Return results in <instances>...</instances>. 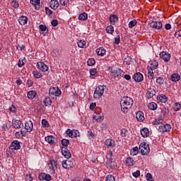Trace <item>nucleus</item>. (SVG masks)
Segmentation results:
<instances>
[{"label":"nucleus","mask_w":181,"mask_h":181,"mask_svg":"<svg viewBox=\"0 0 181 181\" xmlns=\"http://www.w3.org/2000/svg\"><path fill=\"white\" fill-rule=\"evenodd\" d=\"M31 5H33L37 11L40 8V0H30Z\"/></svg>","instance_id":"22"},{"label":"nucleus","mask_w":181,"mask_h":181,"mask_svg":"<svg viewBox=\"0 0 181 181\" xmlns=\"http://www.w3.org/2000/svg\"><path fill=\"white\" fill-rule=\"evenodd\" d=\"M103 119H104V117L103 116H101L100 115H96L93 117V119H95V121H96V122H100Z\"/></svg>","instance_id":"46"},{"label":"nucleus","mask_w":181,"mask_h":181,"mask_svg":"<svg viewBox=\"0 0 181 181\" xmlns=\"http://www.w3.org/2000/svg\"><path fill=\"white\" fill-rule=\"evenodd\" d=\"M119 42H121V38L119 37V35H117L115 37L114 43H115V45H119Z\"/></svg>","instance_id":"58"},{"label":"nucleus","mask_w":181,"mask_h":181,"mask_svg":"<svg viewBox=\"0 0 181 181\" xmlns=\"http://www.w3.org/2000/svg\"><path fill=\"white\" fill-rule=\"evenodd\" d=\"M24 134L25 132H23V129H21L20 132H16L15 136L17 139H21L23 138Z\"/></svg>","instance_id":"32"},{"label":"nucleus","mask_w":181,"mask_h":181,"mask_svg":"<svg viewBox=\"0 0 181 181\" xmlns=\"http://www.w3.org/2000/svg\"><path fill=\"white\" fill-rule=\"evenodd\" d=\"M109 21L111 25H115V23H118L119 21L118 16L115 14H111L109 17Z\"/></svg>","instance_id":"17"},{"label":"nucleus","mask_w":181,"mask_h":181,"mask_svg":"<svg viewBox=\"0 0 181 181\" xmlns=\"http://www.w3.org/2000/svg\"><path fill=\"white\" fill-rule=\"evenodd\" d=\"M10 149L11 151H18V149H21V142L18 140H14L10 145Z\"/></svg>","instance_id":"9"},{"label":"nucleus","mask_w":181,"mask_h":181,"mask_svg":"<svg viewBox=\"0 0 181 181\" xmlns=\"http://www.w3.org/2000/svg\"><path fill=\"white\" fill-rule=\"evenodd\" d=\"M45 12L47 15H52L53 13V11L48 7H45Z\"/></svg>","instance_id":"63"},{"label":"nucleus","mask_w":181,"mask_h":181,"mask_svg":"<svg viewBox=\"0 0 181 181\" xmlns=\"http://www.w3.org/2000/svg\"><path fill=\"white\" fill-rule=\"evenodd\" d=\"M139 149L141 151V155L143 156L148 155L149 152H151L149 145L145 142H143L140 144Z\"/></svg>","instance_id":"4"},{"label":"nucleus","mask_w":181,"mask_h":181,"mask_svg":"<svg viewBox=\"0 0 181 181\" xmlns=\"http://www.w3.org/2000/svg\"><path fill=\"white\" fill-rule=\"evenodd\" d=\"M105 180L106 181H115V177H114V176H112V175H108L105 177Z\"/></svg>","instance_id":"55"},{"label":"nucleus","mask_w":181,"mask_h":181,"mask_svg":"<svg viewBox=\"0 0 181 181\" xmlns=\"http://www.w3.org/2000/svg\"><path fill=\"white\" fill-rule=\"evenodd\" d=\"M136 118L137 120L139 121V122H142L143 121H145V116L142 111H139L136 114Z\"/></svg>","instance_id":"20"},{"label":"nucleus","mask_w":181,"mask_h":181,"mask_svg":"<svg viewBox=\"0 0 181 181\" xmlns=\"http://www.w3.org/2000/svg\"><path fill=\"white\" fill-rule=\"evenodd\" d=\"M146 180L147 181H155L153 180V177H152V174L148 173L146 175Z\"/></svg>","instance_id":"56"},{"label":"nucleus","mask_w":181,"mask_h":181,"mask_svg":"<svg viewBox=\"0 0 181 181\" xmlns=\"http://www.w3.org/2000/svg\"><path fill=\"white\" fill-rule=\"evenodd\" d=\"M157 100L160 103H166V101H168V97L163 94L158 95L157 96Z\"/></svg>","instance_id":"26"},{"label":"nucleus","mask_w":181,"mask_h":181,"mask_svg":"<svg viewBox=\"0 0 181 181\" xmlns=\"http://www.w3.org/2000/svg\"><path fill=\"white\" fill-rule=\"evenodd\" d=\"M156 81L157 84H160L161 86V84H163V83H165V79H163V78L162 77H158L157 78Z\"/></svg>","instance_id":"53"},{"label":"nucleus","mask_w":181,"mask_h":181,"mask_svg":"<svg viewBox=\"0 0 181 181\" xmlns=\"http://www.w3.org/2000/svg\"><path fill=\"white\" fill-rule=\"evenodd\" d=\"M90 76H95V74H97V69H90Z\"/></svg>","instance_id":"60"},{"label":"nucleus","mask_w":181,"mask_h":181,"mask_svg":"<svg viewBox=\"0 0 181 181\" xmlns=\"http://www.w3.org/2000/svg\"><path fill=\"white\" fill-rule=\"evenodd\" d=\"M8 110L10 112H13L15 114V112L18 111V109L16 107L15 105H12L11 107H8Z\"/></svg>","instance_id":"52"},{"label":"nucleus","mask_w":181,"mask_h":181,"mask_svg":"<svg viewBox=\"0 0 181 181\" xmlns=\"http://www.w3.org/2000/svg\"><path fill=\"white\" fill-rule=\"evenodd\" d=\"M37 69H38V70H40L43 73L49 71V66L42 62H39L37 63Z\"/></svg>","instance_id":"5"},{"label":"nucleus","mask_w":181,"mask_h":181,"mask_svg":"<svg viewBox=\"0 0 181 181\" xmlns=\"http://www.w3.org/2000/svg\"><path fill=\"white\" fill-rule=\"evenodd\" d=\"M136 25H138V21L136 20H132L129 23L128 26L129 29H132V28H135Z\"/></svg>","instance_id":"41"},{"label":"nucleus","mask_w":181,"mask_h":181,"mask_svg":"<svg viewBox=\"0 0 181 181\" xmlns=\"http://www.w3.org/2000/svg\"><path fill=\"white\" fill-rule=\"evenodd\" d=\"M160 57L163 59L164 62H169V60H170V54H169V52H162L160 53Z\"/></svg>","instance_id":"13"},{"label":"nucleus","mask_w":181,"mask_h":181,"mask_svg":"<svg viewBox=\"0 0 181 181\" xmlns=\"http://www.w3.org/2000/svg\"><path fill=\"white\" fill-rule=\"evenodd\" d=\"M133 78L137 83H140V81H142V80H144V75H142V74H141L140 72L136 73L134 75Z\"/></svg>","instance_id":"18"},{"label":"nucleus","mask_w":181,"mask_h":181,"mask_svg":"<svg viewBox=\"0 0 181 181\" xmlns=\"http://www.w3.org/2000/svg\"><path fill=\"white\" fill-rule=\"evenodd\" d=\"M172 129V126L169 124H162L159 127V132H169Z\"/></svg>","instance_id":"10"},{"label":"nucleus","mask_w":181,"mask_h":181,"mask_svg":"<svg viewBox=\"0 0 181 181\" xmlns=\"http://www.w3.org/2000/svg\"><path fill=\"white\" fill-rule=\"evenodd\" d=\"M33 77H35V78H42V73H40V71H37V70H34L33 71Z\"/></svg>","instance_id":"34"},{"label":"nucleus","mask_w":181,"mask_h":181,"mask_svg":"<svg viewBox=\"0 0 181 181\" xmlns=\"http://www.w3.org/2000/svg\"><path fill=\"white\" fill-rule=\"evenodd\" d=\"M121 110L124 114H127L131 108H132V105H134V100L132 98L128 96H124L122 98L120 101Z\"/></svg>","instance_id":"1"},{"label":"nucleus","mask_w":181,"mask_h":181,"mask_svg":"<svg viewBox=\"0 0 181 181\" xmlns=\"http://www.w3.org/2000/svg\"><path fill=\"white\" fill-rule=\"evenodd\" d=\"M139 153L138 151V146H136L134 148H133L131 151H130V155L132 156H136V154Z\"/></svg>","instance_id":"43"},{"label":"nucleus","mask_w":181,"mask_h":181,"mask_svg":"<svg viewBox=\"0 0 181 181\" xmlns=\"http://www.w3.org/2000/svg\"><path fill=\"white\" fill-rule=\"evenodd\" d=\"M78 19L79 21H87L88 19V15L86 12L81 13L78 16Z\"/></svg>","instance_id":"35"},{"label":"nucleus","mask_w":181,"mask_h":181,"mask_svg":"<svg viewBox=\"0 0 181 181\" xmlns=\"http://www.w3.org/2000/svg\"><path fill=\"white\" fill-rule=\"evenodd\" d=\"M55 138L53 136H47L45 137V141L50 145H53L54 144Z\"/></svg>","instance_id":"28"},{"label":"nucleus","mask_w":181,"mask_h":181,"mask_svg":"<svg viewBox=\"0 0 181 181\" xmlns=\"http://www.w3.org/2000/svg\"><path fill=\"white\" fill-rule=\"evenodd\" d=\"M62 153L66 159H70L71 158V153H70V151H69L68 148H62Z\"/></svg>","instance_id":"19"},{"label":"nucleus","mask_w":181,"mask_h":181,"mask_svg":"<svg viewBox=\"0 0 181 181\" xmlns=\"http://www.w3.org/2000/svg\"><path fill=\"white\" fill-rule=\"evenodd\" d=\"M126 163L128 165V166H134L135 164V161L134 160V158L131 157H127L126 158Z\"/></svg>","instance_id":"33"},{"label":"nucleus","mask_w":181,"mask_h":181,"mask_svg":"<svg viewBox=\"0 0 181 181\" xmlns=\"http://www.w3.org/2000/svg\"><path fill=\"white\" fill-rule=\"evenodd\" d=\"M150 26L153 29H157V30H159V29H162L163 24L162 23V21H152L150 23Z\"/></svg>","instance_id":"12"},{"label":"nucleus","mask_w":181,"mask_h":181,"mask_svg":"<svg viewBox=\"0 0 181 181\" xmlns=\"http://www.w3.org/2000/svg\"><path fill=\"white\" fill-rule=\"evenodd\" d=\"M69 163H70V160H64L62 161V167L64 169H70V168H71Z\"/></svg>","instance_id":"36"},{"label":"nucleus","mask_w":181,"mask_h":181,"mask_svg":"<svg viewBox=\"0 0 181 181\" xmlns=\"http://www.w3.org/2000/svg\"><path fill=\"white\" fill-rule=\"evenodd\" d=\"M149 110H151L152 111H155L158 108V104H156L154 102H151L148 105Z\"/></svg>","instance_id":"39"},{"label":"nucleus","mask_w":181,"mask_h":181,"mask_svg":"<svg viewBox=\"0 0 181 181\" xmlns=\"http://www.w3.org/2000/svg\"><path fill=\"white\" fill-rule=\"evenodd\" d=\"M141 134L143 138H148L149 136V129L148 128H143L141 129Z\"/></svg>","instance_id":"25"},{"label":"nucleus","mask_w":181,"mask_h":181,"mask_svg":"<svg viewBox=\"0 0 181 181\" xmlns=\"http://www.w3.org/2000/svg\"><path fill=\"white\" fill-rule=\"evenodd\" d=\"M23 66H25V62H23V60L19 59L18 62V67H23Z\"/></svg>","instance_id":"61"},{"label":"nucleus","mask_w":181,"mask_h":181,"mask_svg":"<svg viewBox=\"0 0 181 181\" xmlns=\"http://www.w3.org/2000/svg\"><path fill=\"white\" fill-rule=\"evenodd\" d=\"M66 135H68L69 138H77V136H80V132L78 130L68 129L66 130Z\"/></svg>","instance_id":"6"},{"label":"nucleus","mask_w":181,"mask_h":181,"mask_svg":"<svg viewBox=\"0 0 181 181\" xmlns=\"http://www.w3.org/2000/svg\"><path fill=\"white\" fill-rule=\"evenodd\" d=\"M149 67L153 70H156V69H158V62L154 61L152 64H151Z\"/></svg>","instance_id":"51"},{"label":"nucleus","mask_w":181,"mask_h":181,"mask_svg":"<svg viewBox=\"0 0 181 181\" xmlns=\"http://www.w3.org/2000/svg\"><path fill=\"white\" fill-rule=\"evenodd\" d=\"M153 125H160L163 124V117H158L152 121Z\"/></svg>","instance_id":"29"},{"label":"nucleus","mask_w":181,"mask_h":181,"mask_svg":"<svg viewBox=\"0 0 181 181\" xmlns=\"http://www.w3.org/2000/svg\"><path fill=\"white\" fill-rule=\"evenodd\" d=\"M57 166H59L57 161L54 160H50L49 161L48 170L50 175H53V176H57V172H59L57 170Z\"/></svg>","instance_id":"2"},{"label":"nucleus","mask_w":181,"mask_h":181,"mask_svg":"<svg viewBox=\"0 0 181 181\" xmlns=\"http://www.w3.org/2000/svg\"><path fill=\"white\" fill-rule=\"evenodd\" d=\"M175 37H181V30H177L175 32Z\"/></svg>","instance_id":"64"},{"label":"nucleus","mask_w":181,"mask_h":181,"mask_svg":"<svg viewBox=\"0 0 181 181\" xmlns=\"http://www.w3.org/2000/svg\"><path fill=\"white\" fill-rule=\"evenodd\" d=\"M105 86H99L96 87L94 94L93 98L95 100H100L101 97H103V94H104V90H105Z\"/></svg>","instance_id":"3"},{"label":"nucleus","mask_w":181,"mask_h":181,"mask_svg":"<svg viewBox=\"0 0 181 181\" xmlns=\"http://www.w3.org/2000/svg\"><path fill=\"white\" fill-rule=\"evenodd\" d=\"M13 125L14 128H16V129H19V128H21L22 127H23V124L22 123V122L18 119L14 121Z\"/></svg>","instance_id":"27"},{"label":"nucleus","mask_w":181,"mask_h":181,"mask_svg":"<svg viewBox=\"0 0 181 181\" xmlns=\"http://www.w3.org/2000/svg\"><path fill=\"white\" fill-rule=\"evenodd\" d=\"M77 45L81 49H84L86 47V41L80 40L77 42Z\"/></svg>","instance_id":"40"},{"label":"nucleus","mask_w":181,"mask_h":181,"mask_svg":"<svg viewBox=\"0 0 181 181\" xmlns=\"http://www.w3.org/2000/svg\"><path fill=\"white\" fill-rule=\"evenodd\" d=\"M69 4V0H59V6H67Z\"/></svg>","instance_id":"48"},{"label":"nucleus","mask_w":181,"mask_h":181,"mask_svg":"<svg viewBox=\"0 0 181 181\" xmlns=\"http://www.w3.org/2000/svg\"><path fill=\"white\" fill-rule=\"evenodd\" d=\"M179 80H180V75H179V74H173L171 76V81H174V82H177L179 81Z\"/></svg>","instance_id":"38"},{"label":"nucleus","mask_w":181,"mask_h":181,"mask_svg":"<svg viewBox=\"0 0 181 181\" xmlns=\"http://www.w3.org/2000/svg\"><path fill=\"white\" fill-rule=\"evenodd\" d=\"M11 6H13V8H15L16 9L17 8H19V2H18V1L16 0H13L11 1Z\"/></svg>","instance_id":"49"},{"label":"nucleus","mask_w":181,"mask_h":181,"mask_svg":"<svg viewBox=\"0 0 181 181\" xmlns=\"http://www.w3.org/2000/svg\"><path fill=\"white\" fill-rule=\"evenodd\" d=\"M110 74L112 77H120L122 74V71L118 68L112 69L110 70Z\"/></svg>","instance_id":"11"},{"label":"nucleus","mask_w":181,"mask_h":181,"mask_svg":"<svg viewBox=\"0 0 181 181\" xmlns=\"http://www.w3.org/2000/svg\"><path fill=\"white\" fill-rule=\"evenodd\" d=\"M27 97L29 100H33L36 97V91L29 90L27 93Z\"/></svg>","instance_id":"31"},{"label":"nucleus","mask_w":181,"mask_h":181,"mask_svg":"<svg viewBox=\"0 0 181 181\" xmlns=\"http://www.w3.org/2000/svg\"><path fill=\"white\" fill-rule=\"evenodd\" d=\"M38 179L40 181H50L52 180V175L49 174H46L45 173H41L38 176Z\"/></svg>","instance_id":"8"},{"label":"nucleus","mask_w":181,"mask_h":181,"mask_svg":"<svg viewBox=\"0 0 181 181\" xmlns=\"http://www.w3.org/2000/svg\"><path fill=\"white\" fill-rule=\"evenodd\" d=\"M105 145L107 148L111 149V148H114V146H115V141L112 139H107L105 141Z\"/></svg>","instance_id":"14"},{"label":"nucleus","mask_w":181,"mask_h":181,"mask_svg":"<svg viewBox=\"0 0 181 181\" xmlns=\"http://www.w3.org/2000/svg\"><path fill=\"white\" fill-rule=\"evenodd\" d=\"M18 22L21 26H25L28 23V17L23 16L18 18Z\"/></svg>","instance_id":"23"},{"label":"nucleus","mask_w":181,"mask_h":181,"mask_svg":"<svg viewBox=\"0 0 181 181\" xmlns=\"http://www.w3.org/2000/svg\"><path fill=\"white\" fill-rule=\"evenodd\" d=\"M134 177H139L141 176V172L139 170H136V172L132 173Z\"/></svg>","instance_id":"59"},{"label":"nucleus","mask_w":181,"mask_h":181,"mask_svg":"<svg viewBox=\"0 0 181 181\" xmlns=\"http://www.w3.org/2000/svg\"><path fill=\"white\" fill-rule=\"evenodd\" d=\"M40 30H41L42 35H43V36H45L46 35V33H47L48 29L47 27H46V25H40L39 26Z\"/></svg>","instance_id":"37"},{"label":"nucleus","mask_w":181,"mask_h":181,"mask_svg":"<svg viewBox=\"0 0 181 181\" xmlns=\"http://www.w3.org/2000/svg\"><path fill=\"white\" fill-rule=\"evenodd\" d=\"M173 108L174 111H179L181 108V104L179 103H175L173 105Z\"/></svg>","instance_id":"47"},{"label":"nucleus","mask_w":181,"mask_h":181,"mask_svg":"<svg viewBox=\"0 0 181 181\" xmlns=\"http://www.w3.org/2000/svg\"><path fill=\"white\" fill-rule=\"evenodd\" d=\"M114 26L112 25H108L106 28V32L107 33H108L109 35H112V33H114Z\"/></svg>","instance_id":"42"},{"label":"nucleus","mask_w":181,"mask_h":181,"mask_svg":"<svg viewBox=\"0 0 181 181\" xmlns=\"http://www.w3.org/2000/svg\"><path fill=\"white\" fill-rule=\"evenodd\" d=\"M41 124L43 128H49V127H50V124H49V122H47L46 119H43L41 122Z\"/></svg>","instance_id":"45"},{"label":"nucleus","mask_w":181,"mask_h":181,"mask_svg":"<svg viewBox=\"0 0 181 181\" xmlns=\"http://www.w3.org/2000/svg\"><path fill=\"white\" fill-rule=\"evenodd\" d=\"M88 66H94L95 64V59L93 58H90L88 62Z\"/></svg>","instance_id":"50"},{"label":"nucleus","mask_w":181,"mask_h":181,"mask_svg":"<svg viewBox=\"0 0 181 181\" xmlns=\"http://www.w3.org/2000/svg\"><path fill=\"white\" fill-rule=\"evenodd\" d=\"M95 107H97V103H90L89 108L90 110H91L92 111L95 108Z\"/></svg>","instance_id":"62"},{"label":"nucleus","mask_w":181,"mask_h":181,"mask_svg":"<svg viewBox=\"0 0 181 181\" xmlns=\"http://www.w3.org/2000/svg\"><path fill=\"white\" fill-rule=\"evenodd\" d=\"M49 6L51 9L56 10L60 6V3H59V1L57 0H51L49 1Z\"/></svg>","instance_id":"16"},{"label":"nucleus","mask_w":181,"mask_h":181,"mask_svg":"<svg viewBox=\"0 0 181 181\" xmlns=\"http://www.w3.org/2000/svg\"><path fill=\"white\" fill-rule=\"evenodd\" d=\"M96 53L98 56H105V53H107V51L103 47H100L96 49Z\"/></svg>","instance_id":"24"},{"label":"nucleus","mask_w":181,"mask_h":181,"mask_svg":"<svg viewBox=\"0 0 181 181\" xmlns=\"http://www.w3.org/2000/svg\"><path fill=\"white\" fill-rule=\"evenodd\" d=\"M112 158V152L108 151L106 155V158L109 160V162H111Z\"/></svg>","instance_id":"57"},{"label":"nucleus","mask_w":181,"mask_h":181,"mask_svg":"<svg viewBox=\"0 0 181 181\" xmlns=\"http://www.w3.org/2000/svg\"><path fill=\"white\" fill-rule=\"evenodd\" d=\"M25 129H26L27 132H32L33 131V122L29 120L25 123Z\"/></svg>","instance_id":"15"},{"label":"nucleus","mask_w":181,"mask_h":181,"mask_svg":"<svg viewBox=\"0 0 181 181\" xmlns=\"http://www.w3.org/2000/svg\"><path fill=\"white\" fill-rule=\"evenodd\" d=\"M161 117H163V118H165V117H168V114H169V110L166 109V108H163L161 110Z\"/></svg>","instance_id":"44"},{"label":"nucleus","mask_w":181,"mask_h":181,"mask_svg":"<svg viewBox=\"0 0 181 181\" xmlns=\"http://www.w3.org/2000/svg\"><path fill=\"white\" fill-rule=\"evenodd\" d=\"M43 104L45 107H50L52 105V99L49 97H45L43 100Z\"/></svg>","instance_id":"30"},{"label":"nucleus","mask_w":181,"mask_h":181,"mask_svg":"<svg viewBox=\"0 0 181 181\" xmlns=\"http://www.w3.org/2000/svg\"><path fill=\"white\" fill-rule=\"evenodd\" d=\"M156 94V91L153 88H150L147 90L146 95L147 98H152L153 95Z\"/></svg>","instance_id":"21"},{"label":"nucleus","mask_w":181,"mask_h":181,"mask_svg":"<svg viewBox=\"0 0 181 181\" xmlns=\"http://www.w3.org/2000/svg\"><path fill=\"white\" fill-rule=\"evenodd\" d=\"M62 90L59 89L58 87H53L49 89V95H54L55 97H59V95H61Z\"/></svg>","instance_id":"7"},{"label":"nucleus","mask_w":181,"mask_h":181,"mask_svg":"<svg viewBox=\"0 0 181 181\" xmlns=\"http://www.w3.org/2000/svg\"><path fill=\"white\" fill-rule=\"evenodd\" d=\"M69 144H70V141L68 139H63L62 140V144L63 146H69Z\"/></svg>","instance_id":"54"}]
</instances>
